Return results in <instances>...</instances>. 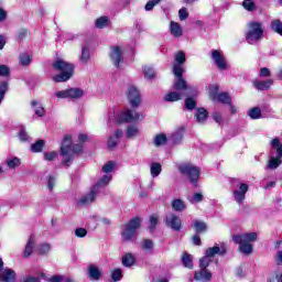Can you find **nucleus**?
I'll list each match as a JSON object with an SVG mask.
<instances>
[{
    "instance_id": "nucleus-1",
    "label": "nucleus",
    "mask_w": 282,
    "mask_h": 282,
    "mask_svg": "<svg viewBox=\"0 0 282 282\" xmlns=\"http://www.w3.org/2000/svg\"><path fill=\"white\" fill-rule=\"evenodd\" d=\"M89 137L85 133L78 134V142L72 144V135L65 134L64 139L62 141V145L59 148V155H62V165L66 166V169H69L72 166V162H74V155H80L84 151L83 144H85V141L88 140Z\"/></svg>"
},
{
    "instance_id": "nucleus-2",
    "label": "nucleus",
    "mask_w": 282,
    "mask_h": 282,
    "mask_svg": "<svg viewBox=\"0 0 282 282\" xmlns=\"http://www.w3.org/2000/svg\"><path fill=\"white\" fill-rule=\"evenodd\" d=\"M52 67L55 72H59V74L52 77L54 83H67V80H70L74 76L75 66L69 62L57 58L52 64Z\"/></svg>"
},
{
    "instance_id": "nucleus-3",
    "label": "nucleus",
    "mask_w": 282,
    "mask_h": 282,
    "mask_svg": "<svg viewBox=\"0 0 282 282\" xmlns=\"http://www.w3.org/2000/svg\"><path fill=\"white\" fill-rule=\"evenodd\" d=\"M140 228H142V218H140V216L132 217L129 221L123 224V230L121 231L122 241L126 243L135 241Z\"/></svg>"
},
{
    "instance_id": "nucleus-4",
    "label": "nucleus",
    "mask_w": 282,
    "mask_h": 282,
    "mask_svg": "<svg viewBox=\"0 0 282 282\" xmlns=\"http://www.w3.org/2000/svg\"><path fill=\"white\" fill-rule=\"evenodd\" d=\"M257 232H248V234H242V235H234L232 236V241L234 243H237L239 246V251L242 254H252V241H257L258 239Z\"/></svg>"
},
{
    "instance_id": "nucleus-5",
    "label": "nucleus",
    "mask_w": 282,
    "mask_h": 282,
    "mask_svg": "<svg viewBox=\"0 0 282 282\" xmlns=\"http://www.w3.org/2000/svg\"><path fill=\"white\" fill-rule=\"evenodd\" d=\"M247 32L245 33V37L247 43H259L263 39V22L251 21L247 24Z\"/></svg>"
},
{
    "instance_id": "nucleus-6",
    "label": "nucleus",
    "mask_w": 282,
    "mask_h": 282,
    "mask_svg": "<svg viewBox=\"0 0 282 282\" xmlns=\"http://www.w3.org/2000/svg\"><path fill=\"white\" fill-rule=\"evenodd\" d=\"M181 175H186L188 182L192 183L194 188L199 186V176L202 175V169L191 163H185L178 166Z\"/></svg>"
},
{
    "instance_id": "nucleus-7",
    "label": "nucleus",
    "mask_w": 282,
    "mask_h": 282,
    "mask_svg": "<svg viewBox=\"0 0 282 282\" xmlns=\"http://www.w3.org/2000/svg\"><path fill=\"white\" fill-rule=\"evenodd\" d=\"M184 72H186L184 67L173 65V74L175 76L173 89H175V91H188V83L184 79Z\"/></svg>"
},
{
    "instance_id": "nucleus-8",
    "label": "nucleus",
    "mask_w": 282,
    "mask_h": 282,
    "mask_svg": "<svg viewBox=\"0 0 282 282\" xmlns=\"http://www.w3.org/2000/svg\"><path fill=\"white\" fill-rule=\"evenodd\" d=\"M209 99L212 102H220L221 105H231L232 102V97L228 93H219V85L209 86Z\"/></svg>"
},
{
    "instance_id": "nucleus-9",
    "label": "nucleus",
    "mask_w": 282,
    "mask_h": 282,
    "mask_svg": "<svg viewBox=\"0 0 282 282\" xmlns=\"http://www.w3.org/2000/svg\"><path fill=\"white\" fill-rule=\"evenodd\" d=\"M271 147L272 149H275L276 151V158L271 156L267 167L270 169L271 171H274L281 166V159H282V143L279 138H275L271 141Z\"/></svg>"
},
{
    "instance_id": "nucleus-10",
    "label": "nucleus",
    "mask_w": 282,
    "mask_h": 282,
    "mask_svg": "<svg viewBox=\"0 0 282 282\" xmlns=\"http://www.w3.org/2000/svg\"><path fill=\"white\" fill-rule=\"evenodd\" d=\"M210 264L199 260V270L194 272V281L197 282H210L213 280V273L208 270Z\"/></svg>"
},
{
    "instance_id": "nucleus-11",
    "label": "nucleus",
    "mask_w": 282,
    "mask_h": 282,
    "mask_svg": "<svg viewBox=\"0 0 282 282\" xmlns=\"http://www.w3.org/2000/svg\"><path fill=\"white\" fill-rule=\"evenodd\" d=\"M126 98L129 101V105L132 107V109H138L142 102V95L135 86H130L128 88Z\"/></svg>"
},
{
    "instance_id": "nucleus-12",
    "label": "nucleus",
    "mask_w": 282,
    "mask_h": 282,
    "mask_svg": "<svg viewBox=\"0 0 282 282\" xmlns=\"http://www.w3.org/2000/svg\"><path fill=\"white\" fill-rule=\"evenodd\" d=\"M226 252H228V249H226V247L224 246L221 248L217 246L209 247L208 249H206L205 256L200 258L199 261H203L208 265H210V263H213V257H215V254H219L220 257H224Z\"/></svg>"
},
{
    "instance_id": "nucleus-13",
    "label": "nucleus",
    "mask_w": 282,
    "mask_h": 282,
    "mask_svg": "<svg viewBox=\"0 0 282 282\" xmlns=\"http://www.w3.org/2000/svg\"><path fill=\"white\" fill-rule=\"evenodd\" d=\"M57 98H69L70 100H78L85 96V90L80 88H68L66 90H59L55 94Z\"/></svg>"
},
{
    "instance_id": "nucleus-14",
    "label": "nucleus",
    "mask_w": 282,
    "mask_h": 282,
    "mask_svg": "<svg viewBox=\"0 0 282 282\" xmlns=\"http://www.w3.org/2000/svg\"><path fill=\"white\" fill-rule=\"evenodd\" d=\"M140 120V113L133 112V110L128 109L121 112L117 118V124H124L129 122H138Z\"/></svg>"
},
{
    "instance_id": "nucleus-15",
    "label": "nucleus",
    "mask_w": 282,
    "mask_h": 282,
    "mask_svg": "<svg viewBox=\"0 0 282 282\" xmlns=\"http://www.w3.org/2000/svg\"><path fill=\"white\" fill-rule=\"evenodd\" d=\"M212 58L218 69L221 72H226V69H228V63H226V57H224V53H221V51L213 50Z\"/></svg>"
},
{
    "instance_id": "nucleus-16",
    "label": "nucleus",
    "mask_w": 282,
    "mask_h": 282,
    "mask_svg": "<svg viewBox=\"0 0 282 282\" xmlns=\"http://www.w3.org/2000/svg\"><path fill=\"white\" fill-rule=\"evenodd\" d=\"M165 226L175 230V232H180L182 230V218L175 214H170L165 217Z\"/></svg>"
},
{
    "instance_id": "nucleus-17",
    "label": "nucleus",
    "mask_w": 282,
    "mask_h": 282,
    "mask_svg": "<svg viewBox=\"0 0 282 282\" xmlns=\"http://www.w3.org/2000/svg\"><path fill=\"white\" fill-rule=\"evenodd\" d=\"M248 191H250V186L246 183H241L239 189H235L232 192L235 202L239 205L243 204V202H246V193H248Z\"/></svg>"
},
{
    "instance_id": "nucleus-18",
    "label": "nucleus",
    "mask_w": 282,
    "mask_h": 282,
    "mask_svg": "<svg viewBox=\"0 0 282 282\" xmlns=\"http://www.w3.org/2000/svg\"><path fill=\"white\" fill-rule=\"evenodd\" d=\"M109 56L115 67H120V64L124 63V57H122V47L120 46H112Z\"/></svg>"
},
{
    "instance_id": "nucleus-19",
    "label": "nucleus",
    "mask_w": 282,
    "mask_h": 282,
    "mask_svg": "<svg viewBox=\"0 0 282 282\" xmlns=\"http://www.w3.org/2000/svg\"><path fill=\"white\" fill-rule=\"evenodd\" d=\"M123 133L124 132L121 129H117L115 134L108 138L107 147L110 151H113V149L118 147L120 138H122Z\"/></svg>"
},
{
    "instance_id": "nucleus-20",
    "label": "nucleus",
    "mask_w": 282,
    "mask_h": 282,
    "mask_svg": "<svg viewBox=\"0 0 282 282\" xmlns=\"http://www.w3.org/2000/svg\"><path fill=\"white\" fill-rule=\"evenodd\" d=\"M275 263L276 265H282V250L278 251ZM269 282H282V272L275 271L274 275L269 279Z\"/></svg>"
},
{
    "instance_id": "nucleus-21",
    "label": "nucleus",
    "mask_w": 282,
    "mask_h": 282,
    "mask_svg": "<svg viewBox=\"0 0 282 282\" xmlns=\"http://www.w3.org/2000/svg\"><path fill=\"white\" fill-rule=\"evenodd\" d=\"M0 281L1 282H14V281H17V272L12 269H4L0 273Z\"/></svg>"
},
{
    "instance_id": "nucleus-22",
    "label": "nucleus",
    "mask_w": 282,
    "mask_h": 282,
    "mask_svg": "<svg viewBox=\"0 0 282 282\" xmlns=\"http://www.w3.org/2000/svg\"><path fill=\"white\" fill-rule=\"evenodd\" d=\"M196 122L204 123L208 120V110L204 107L196 108V112L194 115Z\"/></svg>"
},
{
    "instance_id": "nucleus-23",
    "label": "nucleus",
    "mask_w": 282,
    "mask_h": 282,
    "mask_svg": "<svg viewBox=\"0 0 282 282\" xmlns=\"http://www.w3.org/2000/svg\"><path fill=\"white\" fill-rule=\"evenodd\" d=\"M34 243H36V240H35L34 234H32L29 237V240H28V242L25 245V248H24V252H23L24 258L32 257V252H34Z\"/></svg>"
},
{
    "instance_id": "nucleus-24",
    "label": "nucleus",
    "mask_w": 282,
    "mask_h": 282,
    "mask_svg": "<svg viewBox=\"0 0 282 282\" xmlns=\"http://www.w3.org/2000/svg\"><path fill=\"white\" fill-rule=\"evenodd\" d=\"M192 228L196 235H204V232L208 231V225L202 220H194Z\"/></svg>"
},
{
    "instance_id": "nucleus-25",
    "label": "nucleus",
    "mask_w": 282,
    "mask_h": 282,
    "mask_svg": "<svg viewBox=\"0 0 282 282\" xmlns=\"http://www.w3.org/2000/svg\"><path fill=\"white\" fill-rule=\"evenodd\" d=\"M274 80L272 79H267V80H257L253 83V87L258 89V91H265L272 87Z\"/></svg>"
},
{
    "instance_id": "nucleus-26",
    "label": "nucleus",
    "mask_w": 282,
    "mask_h": 282,
    "mask_svg": "<svg viewBox=\"0 0 282 282\" xmlns=\"http://www.w3.org/2000/svg\"><path fill=\"white\" fill-rule=\"evenodd\" d=\"M88 276L93 281H100V279L102 276V272H100V269H98V267L90 264L88 267Z\"/></svg>"
},
{
    "instance_id": "nucleus-27",
    "label": "nucleus",
    "mask_w": 282,
    "mask_h": 282,
    "mask_svg": "<svg viewBox=\"0 0 282 282\" xmlns=\"http://www.w3.org/2000/svg\"><path fill=\"white\" fill-rule=\"evenodd\" d=\"M96 200V189H90V193L83 196L79 200H78V205L79 206H85L87 204H91V202Z\"/></svg>"
},
{
    "instance_id": "nucleus-28",
    "label": "nucleus",
    "mask_w": 282,
    "mask_h": 282,
    "mask_svg": "<svg viewBox=\"0 0 282 282\" xmlns=\"http://www.w3.org/2000/svg\"><path fill=\"white\" fill-rule=\"evenodd\" d=\"M109 23H111L109 17L102 15L95 20V28H97V30H105V28H108Z\"/></svg>"
},
{
    "instance_id": "nucleus-29",
    "label": "nucleus",
    "mask_w": 282,
    "mask_h": 282,
    "mask_svg": "<svg viewBox=\"0 0 282 282\" xmlns=\"http://www.w3.org/2000/svg\"><path fill=\"white\" fill-rule=\"evenodd\" d=\"M170 32H171L172 36H175L176 39H180V36H182V34H184V31L182 30V25H180V23L173 22V21L170 23Z\"/></svg>"
},
{
    "instance_id": "nucleus-30",
    "label": "nucleus",
    "mask_w": 282,
    "mask_h": 282,
    "mask_svg": "<svg viewBox=\"0 0 282 282\" xmlns=\"http://www.w3.org/2000/svg\"><path fill=\"white\" fill-rule=\"evenodd\" d=\"M121 263L124 268L135 265V256H133V253H126L121 259Z\"/></svg>"
},
{
    "instance_id": "nucleus-31",
    "label": "nucleus",
    "mask_w": 282,
    "mask_h": 282,
    "mask_svg": "<svg viewBox=\"0 0 282 282\" xmlns=\"http://www.w3.org/2000/svg\"><path fill=\"white\" fill-rule=\"evenodd\" d=\"M45 149V140L40 139L31 145V153H42Z\"/></svg>"
},
{
    "instance_id": "nucleus-32",
    "label": "nucleus",
    "mask_w": 282,
    "mask_h": 282,
    "mask_svg": "<svg viewBox=\"0 0 282 282\" xmlns=\"http://www.w3.org/2000/svg\"><path fill=\"white\" fill-rule=\"evenodd\" d=\"M182 264L188 270H193V257L188 252H184L181 258Z\"/></svg>"
},
{
    "instance_id": "nucleus-33",
    "label": "nucleus",
    "mask_w": 282,
    "mask_h": 282,
    "mask_svg": "<svg viewBox=\"0 0 282 282\" xmlns=\"http://www.w3.org/2000/svg\"><path fill=\"white\" fill-rule=\"evenodd\" d=\"M172 208L173 210H175L176 213H182L183 210H186V203H184V200L180 199V198H175L172 202Z\"/></svg>"
},
{
    "instance_id": "nucleus-34",
    "label": "nucleus",
    "mask_w": 282,
    "mask_h": 282,
    "mask_svg": "<svg viewBox=\"0 0 282 282\" xmlns=\"http://www.w3.org/2000/svg\"><path fill=\"white\" fill-rule=\"evenodd\" d=\"M165 102H177V100H182V95L177 91H170L164 96Z\"/></svg>"
},
{
    "instance_id": "nucleus-35",
    "label": "nucleus",
    "mask_w": 282,
    "mask_h": 282,
    "mask_svg": "<svg viewBox=\"0 0 282 282\" xmlns=\"http://www.w3.org/2000/svg\"><path fill=\"white\" fill-rule=\"evenodd\" d=\"M248 116L251 118V120H261L263 116L261 115V108L259 107H253L248 110Z\"/></svg>"
},
{
    "instance_id": "nucleus-36",
    "label": "nucleus",
    "mask_w": 282,
    "mask_h": 282,
    "mask_svg": "<svg viewBox=\"0 0 282 282\" xmlns=\"http://www.w3.org/2000/svg\"><path fill=\"white\" fill-rule=\"evenodd\" d=\"M169 142V138H166V134L159 133L154 137V147H163Z\"/></svg>"
},
{
    "instance_id": "nucleus-37",
    "label": "nucleus",
    "mask_w": 282,
    "mask_h": 282,
    "mask_svg": "<svg viewBox=\"0 0 282 282\" xmlns=\"http://www.w3.org/2000/svg\"><path fill=\"white\" fill-rule=\"evenodd\" d=\"M19 63L22 65V67H28L32 64V56L28 53H22L20 55Z\"/></svg>"
},
{
    "instance_id": "nucleus-38",
    "label": "nucleus",
    "mask_w": 282,
    "mask_h": 282,
    "mask_svg": "<svg viewBox=\"0 0 282 282\" xmlns=\"http://www.w3.org/2000/svg\"><path fill=\"white\" fill-rule=\"evenodd\" d=\"M174 61L176 63L174 65H178L180 67H182V65H184V63H186V53H184V51H178L175 54Z\"/></svg>"
},
{
    "instance_id": "nucleus-39",
    "label": "nucleus",
    "mask_w": 282,
    "mask_h": 282,
    "mask_svg": "<svg viewBox=\"0 0 282 282\" xmlns=\"http://www.w3.org/2000/svg\"><path fill=\"white\" fill-rule=\"evenodd\" d=\"M150 173L152 177H158L162 173V164L154 162L151 164Z\"/></svg>"
},
{
    "instance_id": "nucleus-40",
    "label": "nucleus",
    "mask_w": 282,
    "mask_h": 282,
    "mask_svg": "<svg viewBox=\"0 0 282 282\" xmlns=\"http://www.w3.org/2000/svg\"><path fill=\"white\" fill-rule=\"evenodd\" d=\"M185 109H187V111L197 109V100H195L193 97H187L185 99Z\"/></svg>"
},
{
    "instance_id": "nucleus-41",
    "label": "nucleus",
    "mask_w": 282,
    "mask_h": 282,
    "mask_svg": "<svg viewBox=\"0 0 282 282\" xmlns=\"http://www.w3.org/2000/svg\"><path fill=\"white\" fill-rule=\"evenodd\" d=\"M137 135H140V129L135 126H128L127 127V138L128 140H131V138H135Z\"/></svg>"
},
{
    "instance_id": "nucleus-42",
    "label": "nucleus",
    "mask_w": 282,
    "mask_h": 282,
    "mask_svg": "<svg viewBox=\"0 0 282 282\" xmlns=\"http://www.w3.org/2000/svg\"><path fill=\"white\" fill-rule=\"evenodd\" d=\"M271 30L275 32L276 34H280L282 36V22L279 19L272 20L271 22Z\"/></svg>"
},
{
    "instance_id": "nucleus-43",
    "label": "nucleus",
    "mask_w": 282,
    "mask_h": 282,
    "mask_svg": "<svg viewBox=\"0 0 282 282\" xmlns=\"http://www.w3.org/2000/svg\"><path fill=\"white\" fill-rule=\"evenodd\" d=\"M143 74L144 78H147L148 80H153V78H155V69H153V67L151 66H144Z\"/></svg>"
},
{
    "instance_id": "nucleus-44",
    "label": "nucleus",
    "mask_w": 282,
    "mask_h": 282,
    "mask_svg": "<svg viewBox=\"0 0 282 282\" xmlns=\"http://www.w3.org/2000/svg\"><path fill=\"white\" fill-rule=\"evenodd\" d=\"M242 8H245L247 12H254V10H257V4L254 3V0H243Z\"/></svg>"
},
{
    "instance_id": "nucleus-45",
    "label": "nucleus",
    "mask_w": 282,
    "mask_h": 282,
    "mask_svg": "<svg viewBox=\"0 0 282 282\" xmlns=\"http://www.w3.org/2000/svg\"><path fill=\"white\" fill-rule=\"evenodd\" d=\"M9 85L8 82H0V104L2 102L3 98H6V94L8 93Z\"/></svg>"
},
{
    "instance_id": "nucleus-46",
    "label": "nucleus",
    "mask_w": 282,
    "mask_h": 282,
    "mask_svg": "<svg viewBox=\"0 0 282 282\" xmlns=\"http://www.w3.org/2000/svg\"><path fill=\"white\" fill-rule=\"evenodd\" d=\"M89 58H90L89 48H87V46H83L82 47V55H80L82 63H88Z\"/></svg>"
},
{
    "instance_id": "nucleus-47",
    "label": "nucleus",
    "mask_w": 282,
    "mask_h": 282,
    "mask_svg": "<svg viewBox=\"0 0 282 282\" xmlns=\"http://www.w3.org/2000/svg\"><path fill=\"white\" fill-rule=\"evenodd\" d=\"M20 164H21V159L17 156L13 159L7 160V165L9 166V169H17L19 167Z\"/></svg>"
},
{
    "instance_id": "nucleus-48",
    "label": "nucleus",
    "mask_w": 282,
    "mask_h": 282,
    "mask_svg": "<svg viewBox=\"0 0 282 282\" xmlns=\"http://www.w3.org/2000/svg\"><path fill=\"white\" fill-rule=\"evenodd\" d=\"M116 167V163L113 161H108L102 167V173H112Z\"/></svg>"
},
{
    "instance_id": "nucleus-49",
    "label": "nucleus",
    "mask_w": 282,
    "mask_h": 282,
    "mask_svg": "<svg viewBox=\"0 0 282 282\" xmlns=\"http://www.w3.org/2000/svg\"><path fill=\"white\" fill-rule=\"evenodd\" d=\"M159 221L160 219L158 218V216H150V232H155V228H158Z\"/></svg>"
},
{
    "instance_id": "nucleus-50",
    "label": "nucleus",
    "mask_w": 282,
    "mask_h": 282,
    "mask_svg": "<svg viewBox=\"0 0 282 282\" xmlns=\"http://www.w3.org/2000/svg\"><path fill=\"white\" fill-rule=\"evenodd\" d=\"M111 279L115 282L122 281V269H115L111 273Z\"/></svg>"
},
{
    "instance_id": "nucleus-51",
    "label": "nucleus",
    "mask_w": 282,
    "mask_h": 282,
    "mask_svg": "<svg viewBox=\"0 0 282 282\" xmlns=\"http://www.w3.org/2000/svg\"><path fill=\"white\" fill-rule=\"evenodd\" d=\"M56 158H58V153L56 151L44 153V160L46 162H54V160H56Z\"/></svg>"
},
{
    "instance_id": "nucleus-52",
    "label": "nucleus",
    "mask_w": 282,
    "mask_h": 282,
    "mask_svg": "<svg viewBox=\"0 0 282 282\" xmlns=\"http://www.w3.org/2000/svg\"><path fill=\"white\" fill-rule=\"evenodd\" d=\"M50 248H51L50 243H42V245L39 246L37 252H39V254H42V256L48 254L50 253Z\"/></svg>"
},
{
    "instance_id": "nucleus-53",
    "label": "nucleus",
    "mask_w": 282,
    "mask_h": 282,
    "mask_svg": "<svg viewBox=\"0 0 282 282\" xmlns=\"http://www.w3.org/2000/svg\"><path fill=\"white\" fill-rule=\"evenodd\" d=\"M154 247L155 245L153 243V240L151 239L143 240V245H142L143 250H148V252H151Z\"/></svg>"
},
{
    "instance_id": "nucleus-54",
    "label": "nucleus",
    "mask_w": 282,
    "mask_h": 282,
    "mask_svg": "<svg viewBox=\"0 0 282 282\" xmlns=\"http://www.w3.org/2000/svg\"><path fill=\"white\" fill-rule=\"evenodd\" d=\"M18 135L21 142H28V140H30V135L28 134V132H25V128H22L19 131Z\"/></svg>"
},
{
    "instance_id": "nucleus-55",
    "label": "nucleus",
    "mask_w": 282,
    "mask_h": 282,
    "mask_svg": "<svg viewBox=\"0 0 282 282\" xmlns=\"http://www.w3.org/2000/svg\"><path fill=\"white\" fill-rule=\"evenodd\" d=\"M109 182H111V176H109V175H104V176L97 182V186H107V184H109Z\"/></svg>"
},
{
    "instance_id": "nucleus-56",
    "label": "nucleus",
    "mask_w": 282,
    "mask_h": 282,
    "mask_svg": "<svg viewBox=\"0 0 282 282\" xmlns=\"http://www.w3.org/2000/svg\"><path fill=\"white\" fill-rule=\"evenodd\" d=\"M178 18H180V21H186V19H188V10L184 7L182 9H180Z\"/></svg>"
},
{
    "instance_id": "nucleus-57",
    "label": "nucleus",
    "mask_w": 282,
    "mask_h": 282,
    "mask_svg": "<svg viewBox=\"0 0 282 282\" xmlns=\"http://www.w3.org/2000/svg\"><path fill=\"white\" fill-rule=\"evenodd\" d=\"M160 1H162V0H150V1H148L145 7H144L147 12H151V10H153V7L158 6V3H160Z\"/></svg>"
},
{
    "instance_id": "nucleus-58",
    "label": "nucleus",
    "mask_w": 282,
    "mask_h": 282,
    "mask_svg": "<svg viewBox=\"0 0 282 282\" xmlns=\"http://www.w3.org/2000/svg\"><path fill=\"white\" fill-rule=\"evenodd\" d=\"M182 140H184V133L177 132L173 135V144H182Z\"/></svg>"
},
{
    "instance_id": "nucleus-59",
    "label": "nucleus",
    "mask_w": 282,
    "mask_h": 282,
    "mask_svg": "<svg viewBox=\"0 0 282 282\" xmlns=\"http://www.w3.org/2000/svg\"><path fill=\"white\" fill-rule=\"evenodd\" d=\"M75 236H77L78 239H83V238L87 237V229H85V228L75 229Z\"/></svg>"
},
{
    "instance_id": "nucleus-60",
    "label": "nucleus",
    "mask_w": 282,
    "mask_h": 282,
    "mask_svg": "<svg viewBox=\"0 0 282 282\" xmlns=\"http://www.w3.org/2000/svg\"><path fill=\"white\" fill-rule=\"evenodd\" d=\"M192 202H195L196 204L204 202V194L203 193H194V195L192 197Z\"/></svg>"
},
{
    "instance_id": "nucleus-61",
    "label": "nucleus",
    "mask_w": 282,
    "mask_h": 282,
    "mask_svg": "<svg viewBox=\"0 0 282 282\" xmlns=\"http://www.w3.org/2000/svg\"><path fill=\"white\" fill-rule=\"evenodd\" d=\"M28 39V29H20L18 32V41H24Z\"/></svg>"
},
{
    "instance_id": "nucleus-62",
    "label": "nucleus",
    "mask_w": 282,
    "mask_h": 282,
    "mask_svg": "<svg viewBox=\"0 0 282 282\" xmlns=\"http://www.w3.org/2000/svg\"><path fill=\"white\" fill-rule=\"evenodd\" d=\"M0 76H10V67H8L7 65H0Z\"/></svg>"
},
{
    "instance_id": "nucleus-63",
    "label": "nucleus",
    "mask_w": 282,
    "mask_h": 282,
    "mask_svg": "<svg viewBox=\"0 0 282 282\" xmlns=\"http://www.w3.org/2000/svg\"><path fill=\"white\" fill-rule=\"evenodd\" d=\"M55 185H56V177L48 176V180H47V188H48V191H54V186Z\"/></svg>"
},
{
    "instance_id": "nucleus-64",
    "label": "nucleus",
    "mask_w": 282,
    "mask_h": 282,
    "mask_svg": "<svg viewBox=\"0 0 282 282\" xmlns=\"http://www.w3.org/2000/svg\"><path fill=\"white\" fill-rule=\"evenodd\" d=\"M192 243L194 246H202V238L199 237V234H195L193 237H192Z\"/></svg>"
}]
</instances>
